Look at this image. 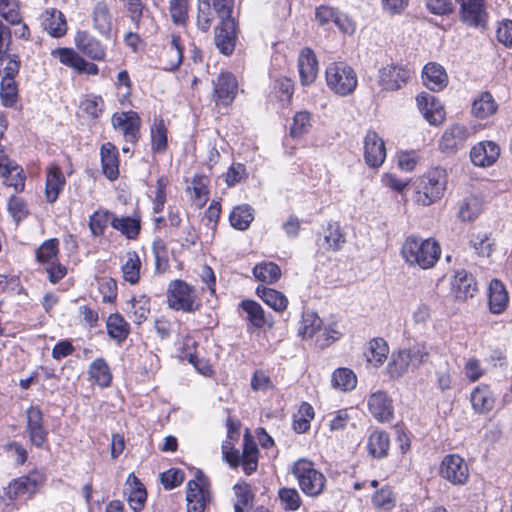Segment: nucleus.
<instances>
[{
  "instance_id": "obj_58",
  "label": "nucleus",
  "mask_w": 512,
  "mask_h": 512,
  "mask_svg": "<svg viewBox=\"0 0 512 512\" xmlns=\"http://www.w3.org/2000/svg\"><path fill=\"white\" fill-rule=\"evenodd\" d=\"M36 484L28 477H22L10 483L7 495L10 499L17 498L24 494H32L35 490Z\"/></svg>"
},
{
  "instance_id": "obj_24",
  "label": "nucleus",
  "mask_w": 512,
  "mask_h": 512,
  "mask_svg": "<svg viewBox=\"0 0 512 512\" xmlns=\"http://www.w3.org/2000/svg\"><path fill=\"white\" fill-rule=\"evenodd\" d=\"M42 26L49 35L55 38L62 37L67 32V23L64 14L54 8L47 9L42 14Z\"/></svg>"
},
{
  "instance_id": "obj_25",
  "label": "nucleus",
  "mask_w": 512,
  "mask_h": 512,
  "mask_svg": "<svg viewBox=\"0 0 512 512\" xmlns=\"http://www.w3.org/2000/svg\"><path fill=\"white\" fill-rule=\"evenodd\" d=\"M101 164L104 175L109 180H115L119 175V159L117 148L110 142L102 145Z\"/></svg>"
},
{
  "instance_id": "obj_43",
  "label": "nucleus",
  "mask_w": 512,
  "mask_h": 512,
  "mask_svg": "<svg viewBox=\"0 0 512 512\" xmlns=\"http://www.w3.org/2000/svg\"><path fill=\"white\" fill-rule=\"evenodd\" d=\"M315 18L320 25H328L334 23L341 30L347 32V28L344 26V22L347 21L346 17L340 14L335 8L322 5L316 9Z\"/></svg>"
},
{
  "instance_id": "obj_52",
  "label": "nucleus",
  "mask_w": 512,
  "mask_h": 512,
  "mask_svg": "<svg viewBox=\"0 0 512 512\" xmlns=\"http://www.w3.org/2000/svg\"><path fill=\"white\" fill-rule=\"evenodd\" d=\"M189 0H169L171 21L177 26H186L188 21Z\"/></svg>"
},
{
  "instance_id": "obj_26",
  "label": "nucleus",
  "mask_w": 512,
  "mask_h": 512,
  "mask_svg": "<svg viewBox=\"0 0 512 512\" xmlns=\"http://www.w3.org/2000/svg\"><path fill=\"white\" fill-rule=\"evenodd\" d=\"M470 401L476 413L487 414L493 409L495 398L487 385H479L471 392Z\"/></svg>"
},
{
  "instance_id": "obj_14",
  "label": "nucleus",
  "mask_w": 512,
  "mask_h": 512,
  "mask_svg": "<svg viewBox=\"0 0 512 512\" xmlns=\"http://www.w3.org/2000/svg\"><path fill=\"white\" fill-rule=\"evenodd\" d=\"M470 136L471 133L465 125L453 124L443 132L439 147L443 152L455 153L464 147Z\"/></svg>"
},
{
  "instance_id": "obj_9",
  "label": "nucleus",
  "mask_w": 512,
  "mask_h": 512,
  "mask_svg": "<svg viewBox=\"0 0 512 512\" xmlns=\"http://www.w3.org/2000/svg\"><path fill=\"white\" fill-rule=\"evenodd\" d=\"M220 25L215 28L214 43L217 49L226 56L231 55L237 41V25L231 16L220 17Z\"/></svg>"
},
{
  "instance_id": "obj_36",
  "label": "nucleus",
  "mask_w": 512,
  "mask_h": 512,
  "mask_svg": "<svg viewBox=\"0 0 512 512\" xmlns=\"http://www.w3.org/2000/svg\"><path fill=\"white\" fill-rule=\"evenodd\" d=\"M108 335L117 342H123L129 335L130 327L118 313L111 314L106 321Z\"/></svg>"
},
{
  "instance_id": "obj_16",
  "label": "nucleus",
  "mask_w": 512,
  "mask_h": 512,
  "mask_svg": "<svg viewBox=\"0 0 512 512\" xmlns=\"http://www.w3.org/2000/svg\"><path fill=\"white\" fill-rule=\"evenodd\" d=\"M26 431L30 442L40 448L47 440L48 432L43 424V414L38 407L31 406L26 411Z\"/></svg>"
},
{
  "instance_id": "obj_31",
  "label": "nucleus",
  "mask_w": 512,
  "mask_h": 512,
  "mask_svg": "<svg viewBox=\"0 0 512 512\" xmlns=\"http://www.w3.org/2000/svg\"><path fill=\"white\" fill-rule=\"evenodd\" d=\"M126 484L131 489L128 496V503L134 512H139L146 501V490L143 484L133 473L128 475Z\"/></svg>"
},
{
  "instance_id": "obj_12",
  "label": "nucleus",
  "mask_w": 512,
  "mask_h": 512,
  "mask_svg": "<svg viewBox=\"0 0 512 512\" xmlns=\"http://www.w3.org/2000/svg\"><path fill=\"white\" fill-rule=\"evenodd\" d=\"M441 476L453 485H463L469 477V469L465 460L456 454L446 455L440 467Z\"/></svg>"
},
{
  "instance_id": "obj_18",
  "label": "nucleus",
  "mask_w": 512,
  "mask_h": 512,
  "mask_svg": "<svg viewBox=\"0 0 512 512\" xmlns=\"http://www.w3.org/2000/svg\"><path fill=\"white\" fill-rule=\"evenodd\" d=\"M77 49L88 58L95 61H103L106 50L101 42L86 31H78L75 35Z\"/></svg>"
},
{
  "instance_id": "obj_3",
  "label": "nucleus",
  "mask_w": 512,
  "mask_h": 512,
  "mask_svg": "<svg viewBox=\"0 0 512 512\" xmlns=\"http://www.w3.org/2000/svg\"><path fill=\"white\" fill-rule=\"evenodd\" d=\"M166 298L169 308L175 311L194 313L201 307V299L195 287L181 279L169 283Z\"/></svg>"
},
{
  "instance_id": "obj_21",
  "label": "nucleus",
  "mask_w": 512,
  "mask_h": 512,
  "mask_svg": "<svg viewBox=\"0 0 512 512\" xmlns=\"http://www.w3.org/2000/svg\"><path fill=\"white\" fill-rule=\"evenodd\" d=\"M500 148L492 141H485L475 145L470 151V158L474 165L487 167L496 162Z\"/></svg>"
},
{
  "instance_id": "obj_10",
  "label": "nucleus",
  "mask_w": 512,
  "mask_h": 512,
  "mask_svg": "<svg viewBox=\"0 0 512 512\" xmlns=\"http://www.w3.org/2000/svg\"><path fill=\"white\" fill-rule=\"evenodd\" d=\"M111 122L113 128L119 131L127 142L136 143L138 141L141 119L137 112H117L113 114Z\"/></svg>"
},
{
  "instance_id": "obj_27",
  "label": "nucleus",
  "mask_w": 512,
  "mask_h": 512,
  "mask_svg": "<svg viewBox=\"0 0 512 512\" xmlns=\"http://www.w3.org/2000/svg\"><path fill=\"white\" fill-rule=\"evenodd\" d=\"M509 302L508 292L504 284L493 279L489 285V309L493 314H501L505 311Z\"/></svg>"
},
{
  "instance_id": "obj_39",
  "label": "nucleus",
  "mask_w": 512,
  "mask_h": 512,
  "mask_svg": "<svg viewBox=\"0 0 512 512\" xmlns=\"http://www.w3.org/2000/svg\"><path fill=\"white\" fill-rule=\"evenodd\" d=\"M345 241V235L342 233L339 223L329 222L324 231L322 246L326 250L338 251Z\"/></svg>"
},
{
  "instance_id": "obj_50",
  "label": "nucleus",
  "mask_w": 512,
  "mask_h": 512,
  "mask_svg": "<svg viewBox=\"0 0 512 512\" xmlns=\"http://www.w3.org/2000/svg\"><path fill=\"white\" fill-rule=\"evenodd\" d=\"M151 147L154 152H164L167 147V129L162 119H155L151 127Z\"/></svg>"
},
{
  "instance_id": "obj_11",
  "label": "nucleus",
  "mask_w": 512,
  "mask_h": 512,
  "mask_svg": "<svg viewBox=\"0 0 512 512\" xmlns=\"http://www.w3.org/2000/svg\"><path fill=\"white\" fill-rule=\"evenodd\" d=\"M411 76V71L398 64H387L378 71V83L383 90L395 91L404 86Z\"/></svg>"
},
{
  "instance_id": "obj_37",
  "label": "nucleus",
  "mask_w": 512,
  "mask_h": 512,
  "mask_svg": "<svg viewBox=\"0 0 512 512\" xmlns=\"http://www.w3.org/2000/svg\"><path fill=\"white\" fill-rule=\"evenodd\" d=\"M256 293L269 307L277 312H282L287 308L288 299L280 291L268 287H257Z\"/></svg>"
},
{
  "instance_id": "obj_51",
  "label": "nucleus",
  "mask_w": 512,
  "mask_h": 512,
  "mask_svg": "<svg viewBox=\"0 0 512 512\" xmlns=\"http://www.w3.org/2000/svg\"><path fill=\"white\" fill-rule=\"evenodd\" d=\"M470 245L481 257H489L494 250V242L485 232L473 233Z\"/></svg>"
},
{
  "instance_id": "obj_60",
  "label": "nucleus",
  "mask_w": 512,
  "mask_h": 512,
  "mask_svg": "<svg viewBox=\"0 0 512 512\" xmlns=\"http://www.w3.org/2000/svg\"><path fill=\"white\" fill-rule=\"evenodd\" d=\"M0 15L10 24L21 23L17 0H0Z\"/></svg>"
},
{
  "instance_id": "obj_1",
  "label": "nucleus",
  "mask_w": 512,
  "mask_h": 512,
  "mask_svg": "<svg viewBox=\"0 0 512 512\" xmlns=\"http://www.w3.org/2000/svg\"><path fill=\"white\" fill-rule=\"evenodd\" d=\"M401 254L410 265H417L422 269L432 268L438 261L441 249L433 239H421L409 236L405 239Z\"/></svg>"
},
{
  "instance_id": "obj_42",
  "label": "nucleus",
  "mask_w": 512,
  "mask_h": 512,
  "mask_svg": "<svg viewBox=\"0 0 512 512\" xmlns=\"http://www.w3.org/2000/svg\"><path fill=\"white\" fill-rule=\"evenodd\" d=\"M254 277L263 283L273 284L281 277V269L274 262H261L253 268Z\"/></svg>"
},
{
  "instance_id": "obj_17",
  "label": "nucleus",
  "mask_w": 512,
  "mask_h": 512,
  "mask_svg": "<svg viewBox=\"0 0 512 512\" xmlns=\"http://www.w3.org/2000/svg\"><path fill=\"white\" fill-rule=\"evenodd\" d=\"M416 101L421 114L431 125L437 126L444 121V108L433 95L422 92L417 96Z\"/></svg>"
},
{
  "instance_id": "obj_28",
  "label": "nucleus",
  "mask_w": 512,
  "mask_h": 512,
  "mask_svg": "<svg viewBox=\"0 0 512 512\" xmlns=\"http://www.w3.org/2000/svg\"><path fill=\"white\" fill-rule=\"evenodd\" d=\"M94 28L104 36H109L112 28V16L108 4L104 1H98L92 12Z\"/></svg>"
},
{
  "instance_id": "obj_55",
  "label": "nucleus",
  "mask_w": 512,
  "mask_h": 512,
  "mask_svg": "<svg viewBox=\"0 0 512 512\" xmlns=\"http://www.w3.org/2000/svg\"><path fill=\"white\" fill-rule=\"evenodd\" d=\"M311 126V114L308 111L297 112L293 117L290 135L294 138L301 137L310 131Z\"/></svg>"
},
{
  "instance_id": "obj_48",
  "label": "nucleus",
  "mask_w": 512,
  "mask_h": 512,
  "mask_svg": "<svg viewBox=\"0 0 512 512\" xmlns=\"http://www.w3.org/2000/svg\"><path fill=\"white\" fill-rule=\"evenodd\" d=\"M331 381L334 387L348 391L356 387L357 377L350 369L338 368L333 372Z\"/></svg>"
},
{
  "instance_id": "obj_4",
  "label": "nucleus",
  "mask_w": 512,
  "mask_h": 512,
  "mask_svg": "<svg viewBox=\"0 0 512 512\" xmlns=\"http://www.w3.org/2000/svg\"><path fill=\"white\" fill-rule=\"evenodd\" d=\"M292 474L298 481L301 491L310 497H317L323 493L326 478L315 469L313 462L301 458L292 467Z\"/></svg>"
},
{
  "instance_id": "obj_59",
  "label": "nucleus",
  "mask_w": 512,
  "mask_h": 512,
  "mask_svg": "<svg viewBox=\"0 0 512 512\" xmlns=\"http://www.w3.org/2000/svg\"><path fill=\"white\" fill-rule=\"evenodd\" d=\"M59 252V241L56 238L44 241L36 251L37 261L49 263L56 258Z\"/></svg>"
},
{
  "instance_id": "obj_40",
  "label": "nucleus",
  "mask_w": 512,
  "mask_h": 512,
  "mask_svg": "<svg viewBox=\"0 0 512 512\" xmlns=\"http://www.w3.org/2000/svg\"><path fill=\"white\" fill-rule=\"evenodd\" d=\"M127 305V311L131 313L133 322L138 325L143 323L150 314V299L145 295L133 297Z\"/></svg>"
},
{
  "instance_id": "obj_47",
  "label": "nucleus",
  "mask_w": 512,
  "mask_h": 512,
  "mask_svg": "<svg viewBox=\"0 0 512 512\" xmlns=\"http://www.w3.org/2000/svg\"><path fill=\"white\" fill-rule=\"evenodd\" d=\"M111 226L129 239L136 238L140 231L139 221L131 217L118 218L114 215L111 219Z\"/></svg>"
},
{
  "instance_id": "obj_2",
  "label": "nucleus",
  "mask_w": 512,
  "mask_h": 512,
  "mask_svg": "<svg viewBox=\"0 0 512 512\" xmlns=\"http://www.w3.org/2000/svg\"><path fill=\"white\" fill-rule=\"evenodd\" d=\"M446 184L445 169H430L415 182V202L421 206H430L439 201L444 196Z\"/></svg>"
},
{
  "instance_id": "obj_38",
  "label": "nucleus",
  "mask_w": 512,
  "mask_h": 512,
  "mask_svg": "<svg viewBox=\"0 0 512 512\" xmlns=\"http://www.w3.org/2000/svg\"><path fill=\"white\" fill-rule=\"evenodd\" d=\"M389 354V347L386 341L382 338H375L369 342L367 351L365 352L366 359L373 366L378 367L386 360Z\"/></svg>"
},
{
  "instance_id": "obj_34",
  "label": "nucleus",
  "mask_w": 512,
  "mask_h": 512,
  "mask_svg": "<svg viewBox=\"0 0 512 512\" xmlns=\"http://www.w3.org/2000/svg\"><path fill=\"white\" fill-rule=\"evenodd\" d=\"M254 210L248 204L234 207L229 216L231 226L237 230L245 231L254 219Z\"/></svg>"
},
{
  "instance_id": "obj_22",
  "label": "nucleus",
  "mask_w": 512,
  "mask_h": 512,
  "mask_svg": "<svg viewBox=\"0 0 512 512\" xmlns=\"http://www.w3.org/2000/svg\"><path fill=\"white\" fill-rule=\"evenodd\" d=\"M298 69L302 85L312 84L318 73V62L315 53L310 48L301 50L298 57Z\"/></svg>"
},
{
  "instance_id": "obj_63",
  "label": "nucleus",
  "mask_w": 512,
  "mask_h": 512,
  "mask_svg": "<svg viewBox=\"0 0 512 512\" xmlns=\"http://www.w3.org/2000/svg\"><path fill=\"white\" fill-rule=\"evenodd\" d=\"M125 7L128 12V17L135 25L139 28L141 18L144 16V12L147 11L146 5L143 0H123Z\"/></svg>"
},
{
  "instance_id": "obj_49",
  "label": "nucleus",
  "mask_w": 512,
  "mask_h": 512,
  "mask_svg": "<svg viewBox=\"0 0 512 512\" xmlns=\"http://www.w3.org/2000/svg\"><path fill=\"white\" fill-rule=\"evenodd\" d=\"M114 214L107 210L95 211L89 218V229L94 237L102 236Z\"/></svg>"
},
{
  "instance_id": "obj_62",
  "label": "nucleus",
  "mask_w": 512,
  "mask_h": 512,
  "mask_svg": "<svg viewBox=\"0 0 512 512\" xmlns=\"http://www.w3.org/2000/svg\"><path fill=\"white\" fill-rule=\"evenodd\" d=\"M51 55L58 60L73 69L76 70L80 59L82 58L75 50L72 48H57L52 50Z\"/></svg>"
},
{
  "instance_id": "obj_45",
  "label": "nucleus",
  "mask_w": 512,
  "mask_h": 512,
  "mask_svg": "<svg viewBox=\"0 0 512 512\" xmlns=\"http://www.w3.org/2000/svg\"><path fill=\"white\" fill-rule=\"evenodd\" d=\"M322 320L313 311L307 310L302 313L298 333L303 338H312L321 330Z\"/></svg>"
},
{
  "instance_id": "obj_29",
  "label": "nucleus",
  "mask_w": 512,
  "mask_h": 512,
  "mask_svg": "<svg viewBox=\"0 0 512 512\" xmlns=\"http://www.w3.org/2000/svg\"><path fill=\"white\" fill-rule=\"evenodd\" d=\"M240 307L246 314L244 320L248 322L249 326L261 329L266 325L267 319L265 316V311L258 302L251 299H246L241 301Z\"/></svg>"
},
{
  "instance_id": "obj_56",
  "label": "nucleus",
  "mask_w": 512,
  "mask_h": 512,
  "mask_svg": "<svg viewBox=\"0 0 512 512\" xmlns=\"http://www.w3.org/2000/svg\"><path fill=\"white\" fill-rule=\"evenodd\" d=\"M166 56L169 58V63L166 69L175 70L180 66L183 59V46L181 44L180 36H171V42L169 48L166 51Z\"/></svg>"
},
{
  "instance_id": "obj_35",
  "label": "nucleus",
  "mask_w": 512,
  "mask_h": 512,
  "mask_svg": "<svg viewBox=\"0 0 512 512\" xmlns=\"http://www.w3.org/2000/svg\"><path fill=\"white\" fill-rule=\"evenodd\" d=\"M410 368H412V365L409 360V353L402 349L392 354L387 366V372L391 378L398 379L404 376Z\"/></svg>"
},
{
  "instance_id": "obj_20",
  "label": "nucleus",
  "mask_w": 512,
  "mask_h": 512,
  "mask_svg": "<svg viewBox=\"0 0 512 512\" xmlns=\"http://www.w3.org/2000/svg\"><path fill=\"white\" fill-rule=\"evenodd\" d=\"M460 5L461 20L469 26L478 27L485 22L484 0H456Z\"/></svg>"
},
{
  "instance_id": "obj_44",
  "label": "nucleus",
  "mask_w": 512,
  "mask_h": 512,
  "mask_svg": "<svg viewBox=\"0 0 512 512\" xmlns=\"http://www.w3.org/2000/svg\"><path fill=\"white\" fill-rule=\"evenodd\" d=\"M390 446L389 435L384 431H374L368 439L369 453L375 458L387 456Z\"/></svg>"
},
{
  "instance_id": "obj_46",
  "label": "nucleus",
  "mask_w": 512,
  "mask_h": 512,
  "mask_svg": "<svg viewBox=\"0 0 512 512\" xmlns=\"http://www.w3.org/2000/svg\"><path fill=\"white\" fill-rule=\"evenodd\" d=\"M141 261L135 251L126 254V261L122 265L123 278L130 284H136L140 279Z\"/></svg>"
},
{
  "instance_id": "obj_61",
  "label": "nucleus",
  "mask_w": 512,
  "mask_h": 512,
  "mask_svg": "<svg viewBox=\"0 0 512 512\" xmlns=\"http://www.w3.org/2000/svg\"><path fill=\"white\" fill-rule=\"evenodd\" d=\"M208 182L209 180L206 176L196 175L193 178L191 185L188 187V190L192 191L193 197L199 202V205H202L207 201Z\"/></svg>"
},
{
  "instance_id": "obj_41",
  "label": "nucleus",
  "mask_w": 512,
  "mask_h": 512,
  "mask_svg": "<svg viewBox=\"0 0 512 512\" xmlns=\"http://www.w3.org/2000/svg\"><path fill=\"white\" fill-rule=\"evenodd\" d=\"M497 110V104L489 92H482L472 104V114L477 118H487Z\"/></svg>"
},
{
  "instance_id": "obj_5",
  "label": "nucleus",
  "mask_w": 512,
  "mask_h": 512,
  "mask_svg": "<svg viewBox=\"0 0 512 512\" xmlns=\"http://www.w3.org/2000/svg\"><path fill=\"white\" fill-rule=\"evenodd\" d=\"M326 83L331 91L340 96L351 94L357 86L354 69L345 62H332L325 71Z\"/></svg>"
},
{
  "instance_id": "obj_32",
  "label": "nucleus",
  "mask_w": 512,
  "mask_h": 512,
  "mask_svg": "<svg viewBox=\"0 0 512 512\" xmlns=\"http://www.w3.org/2000/svg\"><path fill=\"white\" fill-rule=\"evenodd\" d=\"M482 211V202L476 196H469L458 203L457 217L462 222L474 221Z\"/></svg>"
},
{
  "instance_id": "obj_7",
  "label": "nucleus",
  "mask_w": 512,
  "mask_h": 512,
  "mask_svg": "<svg viewBox=\"0 0 512 512\" xmlns=\"http://www.w3.org/2000/svg\"><path fill=\"white\" fill-rule=\"evenodd\" d=\"M186 501L188 512H204L210 501L208 479L199 470L196 472L195 478L187 483Z\"/></svg>"
},
{
  "instance_id": "obj_13",
  "label": "nucleus",
  "mask_w": 512,
  "mask_h": 512,
  "mask_svg": "<svg viewBox=\"0 0 512 512\" xmlns=\"http://www.w3.org/2000/svg\"><path fill=\"white\" fill-rule=\"evenodd\" d=\"M213 99L217 105H230L237 94L238 84L230 72L221 73L213 82Z\"/></svg>"
},
{
  "instance_id": "obj_53",
  "label": "nucleus",
  "mask_w": 512,
  "mask_h": 512,
  "mask_svg": "<svg viewBox=\"0 0 512 512\" xmlns=\"http://www.w3.org/2000/svg\"><path fill=\"white\" fill-rule=\"evenodd\" d=\"M236 502L234 503L235 512H248L251 508L252 494L247 483H238L234 486Z\"/></svg>"
},
{
  "instance_id": "obj_57",
  "label": "nucleus",
  "mask_w": 512,
  "mask_h": 512,
  "mask_svg": "<svg viewBox=\"0 0 512 512\" xmlns=\"http://www.w3.org/2000/svg\"><path fill=\"white\" fill-rule=\"evenodd\" d=\"M0 96L2 103L6 107H12L18 97V89L14 79L10 77H2Z\"/></svg>"
},
{
  "instance_id": "obj_64",
  "label": "nucleus",
  "mask_w": 512,
  "mask_h": 512,
  "mask_svg": "<svg viewBox=\"0 0 512 512\" xmlns=\"http://www.w3.org/2000/svg\"><path fill=\"white\" fill-rule=\"evenodd\" d=\"M80 108L88 116L98 118L103 112L104 101L100 96H89L81 102Z\"/></svg>"
},
{
  "instance_id": "obj_54",
  "label": "nucleus",
  "mask_w": 512,
  "mask_h": 512,
  "mask_svg": "<svg viewBox=\"0 0 512 512\" xmlns=\"http://www.w3.org/2000/svg\"><path fill=\"white\" fill-rule=\"evenodd\" d=\"M214 14L210 0H198L196 25L202 32H207L213 22Z\"/></svg>"
},
{
  "instance_id": "obj_30",
  "label": "nucleus",
  "mask_w": 512,
  "mask_h": 512,
  "mask_svg": "<svg viewBox=\"0 0 512 512\" xmlns=\"http://www.w3.org/2000/svg\"><path fill=\"white\" fill-rule=\"evenodd\" d=\"M65 184V177L58 166H52L46 177L45 195L49 203H54Z\"/></svg>"
},
{
  "instance_id": "obj_23",
  "label": "nucleus",
  "mask_w": 512,
  "mask_h": 512,
  "mask_svg": "<svg viewBox=\"0 0 512 512\" xmlns=\"http://www.w3.org/2000/svg\"><path fill=\"white\" fill-rule=\"evenodd\" d=\"M423 84L431 91H441L448 84V75L445 69L434 62L426 64L422 71Z\"/></svg>"
},
{
  "instance_id": "obj_6",
  "label": "nucleus",
  "mask_w": 512,
  "mask_h": 512,
  "mask_svg": "<svg viewBox=\"0 0 512 512\" xmlns=\"http://www.w3.org/2000/svg\"><path fill=\"white\" fill-rule=\"evenodd\" d=\"M258 448L252 438L246 434L243 442V451L240 453L237 449L223 451L225 460L233 468L242 466L246 475H251L258 468Z\"/></svg>"
},
{
  "instance_id": "obj_15",
  "label": "nucleus",
  "mask_w": 512,
  "mask_h": 512,
  "mask_svg": "<svg viewBox=\"0 0 512 512\" xmlns=\"http://www.w3.org/2000/svg\"><path fill=\"white\" fill-rule=\"evenodd\" d=\"M386 158L384 141L375 131H368L364 138V159L372 168L380 167Z\"/></svg>"
},
{
  "instance_id": "obj_8",
  "label": "nucleus",
  "mask_w": 512,
  "mask_h": 512,
  "mask_svg": "<svg viewBox=\"0 0 512 512\" xmlns=\"http://www.w3.org/2000/svg\"><path fill=\"white\" fill-rule=\"evenodd\" d=\"M367 407L377 422L390 423L395 417L393 399L386 391L371 393L367 398Z\"/></svg>"
},
{
  "instance_id": "obj_33",
  "label": "nucleus",
  "mask_w": 512,
  "mask_h": 512,
  "mask_svg": "<svg viewBox=\"0 0 512 512\" xmlns=\"http://www.w3.org/2000/svg\"><path fill=\"white\" fill-rule=\"evenodd\" d=\"M90 379L101 387H108L112 381L110 368L104 358L95 359L89 366Z\"/></svg>"
},
{
  "instance_id": "obj_19",
  "label": "nucleus",
  "mask_w": 512,
  "mask_h": 512,
  "mask_svg": "<svg viewBox=\"0 0 512 512\" xmlns=\"http://www.w3.org/2000/svg\"><path fill=\"white\" fill-rule=\"evenodd\" d=\"M451 291L457 300L466 301L474 297L477 292V283L472 274L463 269L458 270L451 281Z\"/></svg>"
}]
</instances>
